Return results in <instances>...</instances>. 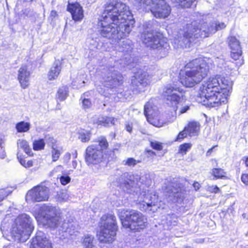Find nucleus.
Segmentation results:
<instances>
[{"label":"nucleus","mask_w":248,"mask_h":248,"mask_svg":"<svg viewBox=\"0 0 248 248\" xmlns=\"http://www.w3.org/2000/svg\"><path fill=\"white\" fill-rule=\"evenodd\" d=\"M128 7L118 0H110L98 23L101 37L116 42L127 36L134 23Z\"/></svg>","instance_id":"nucleus-1"},{"label":"nucleus","mask_w":248,"mask_h":248,"mask_svg":"<svg viewBox=\"0 0 248 248\" xmlns=\"http://www.w3.org/2000/svg\"><path fill=\"white\" fill-rule=\"evenodd\" d=\"M232 83L228 78H210L201 86L200 96L204 105L216 107L227 102Z\"/></svg>","instance_id":"nucleus-2"},{"label":"nucleus","mask_w":248,"mask_h":248,"mask_svg":"<svg viewBox=\"0 0 248 248\" xmlns=\"http://www.w3.org/2000/svg\"><path fill=\"white\" fill-rule=\"evenodd\" d=\"M15 241H25L28 239L33 230L30 217L23 214L13 220L11 216L7 215L1 224L0 230L2 233L9 232Z\"/></svg>","instance_id":"nucleus-3"},{"label":"nucleus","mask_w":248,"mask_h":248,"mask_svg":"<svg viewBox=\"0 0 248 248\" xmlns=\"http://www.w3.org/2000/svg\"><path fill=\"white\" fill-rule=\"evenodd\" d=\"M209 69L205 60L201 58L194 59L187 63L180 73V81L186 87H192L207 76Z\"/></svg>","instance_id":"nucleus-4"},{"label":"nucleus","mask_w":248,"mask_h":248,"mask_svg":"<svg viewBox=\"0 0 248 248\" xmlns=\"http://www.w3.org/2000/svg\"><path fill=\"white\" fill-rule=\"evenodd\" d=\"M225 27L226 25L224 23H212L210 26L207 23H203L199 29L198 28L197 23L193 22L187 25L186 31H185L183 36H178L177 39L181 46L186 47L187 46H189L194 39L208 37L209 33H215L217 30Z\"/></svg>","instance_id":"nucleus-5"},{"label":"nucleus","mask_w":248,"mask_h":248,"mask_svg":"<svg viewBox=\"0 0 248 248\" xmlns=\"http://www.w3.org/2000/svg\"><path fill=\"white\" fill-rule=\"evenodd\" d=\"M59 209L46 204H43L40 209V213L35 217L44 226L52 229L57 228L61 223L62 218Z\"/></svg>","instance_id":"nucleus-6"},{"label":"nucleus","mask_w":248,"mask_h":248,"mask_svg":"<svg viewBox=\"0 0 248 248\" xmlns=\"http://www.w3.org/2000/svg\"><path fill=\"white\" fill-rule=\"evenodd\" d=\"M125 216L121 215L120 219L124 228L130 230L139 232L144 229L147 225V220L142 213L135 210L127 211L124 209Z\"/></svg>","instance_id":"nucleus-7"},{"label":"nucleus","mask_w":248,"mask_h":248,"mask_svg":"<svg viewBox=\"0 0 248 248\" xmlns=\"http://www.w3.org/2000/svg\"><path fill=\"white\" fill-rule=\"evenodd\" d=\"M104 221L103 225L99 236V239L104 243H111L114 241L116 235L117 226L116 217L112 215H104L101 218Z\"/></svg>","instance_id":"nucleus-8"},{"label":"nucleus","mask_w":248,"mask_h":248,"mask_svg":"<svg viewBox=\"0 0 248 248\" xmlns=\"http://www.w3.org/2000/svg\"><path fill=\"white\" fill-rule=\"evenodd\" d=\"M141 39L148 47L158 49L161 52L165 53L169 49L170 46L167 39L160 34H154L153 32L146 30L142 33Z\"/></svg>","instance_id":"nucleus-9"},{"label":"nucleus","mask_w":248,"mask_h":248,"mask_svg":"<svg viewBox=\"0 0 248 248\" xmlns=\"http://www.w3.org/2000/svg\"><path fill=\"white\" fill-rule=\"evenodd\" d=\"M136 0L139 3L141 8H145L147 6L153 5L154 6L152 7L151 11L156 18H165L168 17L170 13V7L164 0Z\"/></svg>","instance_id":"nucleus-10"},{"label":"nucleus","mask_w":248,"mask_h":248,"mask_svg":"<svg viewBox=\"0 0 248 248\" xmlns=\"http://www.w3.org/2000/svg\"><path fill=\"white\" fill-rule=\"evenodd\" d=\"M144 113L148 122L156 127H162L166 123L156 107L153 106L150 102L145 105Z\"/></svg>","instance_id":"nucleus-11"},{"label":"nucleus","mask_w":248,"mask_h":248,"mask_svg":"<svg viewBox=\"0 0 248 248\" xmlns=\"http://www.w3.org/2000/svg\"><path fill=\"white\" fill-rule=\"evenodd\" d=\"M49 196L48 188L43 186H37L29 190L26 196L28 202H35L46 201Z\"/></svg>","instance_id":"nucleus-12"},{"label":"nucleus","mask_w":248,"mask_h":248,"mask_svg":"<svg viewBox=\"0 0 248 248\" xmlns=\"http://www.w3.org/2000/svg\"><path fill=\"white\" fill-rule=\"evenodd\" d=\"M138 201L145 210L154 212L157 209L158 196L155 191L143 192L139 196Z\"/></svg>","instance_id":"nucleus-13"},{"label":"nucleus","mask_w":248,"mask_h":248,"mask_svg":"<svg viewBox=\"0 0 248 248\" xmlns=\"http://www.w3.org/2000/svg\"><path fill=\"white\" fill-rule=\"evenodd\" d=\"M163 95L167 100V103L171 105L176 112L177 104L183 98L184 93L179 88L170 86L166 87L163 92Z\"/></svg>","instance_id":"nucleus-14"},{"label":"nucleus","mask_w":248,"mask_h":248,"mask_svg":"<svg viewBox=\"0 0 248 248\" xmlns=\"http://www.w3.org/2000/svg\"><path fill=\"white\" fill-rule=\"evenodd\" d=\"M151 82V76L144 71H139L131 78L133 90L137 93L142 92L144 87Z\"/></svg>","instance_id":"nucleus-15"},{"label":"nucleus","mask_w":248,"mask_h":248,"mask_svg":"<svg viewBox=\"0 0 248 248\" xmlns=\"http://www.w3.org/2000/svg\"><path fill=\"white\" fill-rule=\"evenodd\" d=\"M141 180L140 176L138 175H130L128 173H124L119 178V181L122 187L127 190H130L134 192H138L137 183Z\"/></svg>","instance_id":"nucleus-16"},{"label":"nucleus","mask_w":248,"mask_h":248,"mask_svg":"<svg viewBox=\"0 0 248 248\" xmlns=\"http://www.w3.org/2000/svg\"><path fill=\"white\" fill-rule=\"evenodd\" d=\"M103 152L96 144L89 146L86 150L85 160L88 164H96L101 161Z\"/></svg>","instance_id":"nucleus-17"},{"label":"nucleus","mask_w":248,"mask_h":248,"mask_svg":"<svg viewBox=\"0 0 248 248\" xmlns=\"http://www.w3.org/2000/svg\"><path fill=\"white\" fill-rule=\"evenodd\" d=\"M31 248H52L51 243L47 238L46 235L42 232H37L32 239Z\"/></svg>","instance_id":"nucleus-18"},{"label":"nucleus","mask_w":248,"mask_h":248,"mask_svg":"<svg viewBox=\"0 0 248 248\" xmlns=\"http://www.w3.org/2000/svg\"><path fill=\"white\" fill-rule=\"evenodd\" d=\"M228 40V45L231 49V57L234 60L239 59L242 54L239 41L233 36L229 37Z\"/></svg>","instance_id":"nucleus-19"},{"label":"nucleus","mask_w":248,"mask_h":248,"mask_svg":"<svg viewBox=\"0 0 248 248\" xmlns=\"http://www.w3.org/2000/svg\"><path fill=\"white\" fill-rule=\"evenodd\" d=\"M67 9L71 13L73 19L75 21H80L83 19V10L78 3H68Z\"/></svg>","instance_id":"nucleus-20"},{"label":"nucleus","mask_w":248,"mask_h":248,"mask_svg":"<svg viewBox=\"0 0 248 248\" xmlns=\"http://www.w3.org/2000/svg\"><path fill=\"white\" fill-rule=\"evenodd\" d=\"M30 73L26 66H21L18 70V79L23 89L27 88L30 84Z\"/></svg>","instance_id":"nucleus-21"},{"label":"nucleus","mask_w":248,"mask_h":248,"mask_svg":"<svg viewBox=\"0 0 248 248\" xmlns=\"http://www.w3.org/2000/svg\"><path fill=\"white\" fill-rule=\"evenodd\" d=\"M62 61V60L55 61L48 73L47 76L49 80H54L58 78L61 71Z\"/></svg>","instance_id":"nucleus-22"},{"label":"nucleus","mask_w":248,"mask_h":248,"mask_svg":"<svg viewBox=\"0 0 248 248\" xmlns=\"http://www.w3.org/2000/svg\"><path fill=\"white\" fill-rule=\"evenodd\" d=\"M61 228L60 230L62 232L72 235L76 232H78V225L75 222H65L62 224Z\"/></svg>","instance_id":"nucleus-23"},{"label":"nucleus","mask_w":248,"mask_h":248,"mask_svg":"<svg viewBox=\"0 0 248 248\" xmlns=\"http://www.w3.org/2000/svg\"><path fill=\"white\" fill-rule=\"evenodd\" d=\"M122 81V77L120 74L117 72H114L111 73V76H108L107 81L110 82V86L114 87L119 85Z\"/></svg>","instance_id":"nucleus-24"},{"label":"nucleus","mask_w":248,"mask_h":248,"mask_svg":"<svg viewBox=\"0 0 248 248\" xmlns=\"http://www.w3.org/2000/svg\"><path fill=\"white\" fill-rule=\"evenodd\" d=\"M200 130V124L197 122H189L188 125L185 127V131L190 136H195L198 134Z\"/></svg>","instance_id":"nucleus-25"},{"label":"nucleus","mask_w":248,"mask_h":248,"mask_svg":"<svg viewBox=\"0 0 248 248\" xmlns=\"http://www.w3.org/2000/svg\"><path fill=\"white\" fill-rule=\"evenodd\" d=\"M62 153V148L57 145H53L51 148V156L52 162L58 161Z\"/></svg>","instance_id":"nucleus-26"},{"label":"nucleus","mask_w":248,"mask_h":248,"mask_svg":"<svg viewBox=\"0 0 248 248\" xmlns=\"http://www.w3.org/2000/svg\"><path fill=\"white\" fill-rule=\"evenodd\" d=\"M94 238L93 235L85 234L81 239V244L86 248H93L94 246Z\"/></svg>","instance_id":"nucleus-27"},{"label":"nucleus","mask_w":248,"mask_h":248,"mask_svg":"<svg viewBox=\"0 0 248 248\" xmlns=\"http://www.w3.org/2000/svg\"><path fill=\"white\" fill-rule=\"evenodd\" d=\"M18 147V152L19 153L20 150L22 149L27 155H31V150L30 148L28 142L24 140H18L17 142Z\"/></svg>","instance_id":"nucleus-28"},{"label":"nucleus","mask_w":248,"mask_h":248,"mask_svg":"<svg viewBox=\"0 0 248 248\" xmlns=\"http://www.w3.org/2000/svg\"><path fill=\"white\" fill-rule=\"evenodd\" d=\"M68 94V88L67 86L60 87L57 93L56 98L60 101L64 100Z\"/></svg>","instance_id":"nucleus-29"},{"label":"nucleus","mask_w":248,"mask_h":248,"mask_svg":"<svg viewBox=\"0 0 248 248\" xmlns=\"http://www.w3.org/2000/svg\"><path fill=\"white\" fill-rule=\"evenodd\" d=\"M115 119L113 117H102L99 118L97 124L98 125H102L105 126H109L114 124Z\"/></svg>","instance_id":"nucleus-30"},{"label":"nucleus","mask_w":248,"mask_h":248,"mask_svg":"<svg viewBox=\"0 0 248 248\" xmlns=\"http://www.w3.org/2000/svg\"><path fill=\"white\" fill-rule=\"evenodd\" d=\"M31 128L30 123L24 121L20 122L16 124V128L18 132L23 133L28 132Z\"/></svg>","instance_id":"nucleus-31"},{"label":"nucleus","mask_w":248,"mask_h":248,"mask_svg":"<svg viewBox=\"0 0 248 248\" xmlns=\"http://www.w3.org/2000/svg\"><path fill=\"white\" fill-rule=\"evenodd\" d=\"M95 144H97V146L99 147V149L101 150L102 152L103 150H106L108 146V143L106 138L104 136L98 137Z\"/></svg>","instance_id":"nucleus-32"},{"label":"nucleus","mask_w":248,"mask_h":248,"mask_svg":"<svg viewBox=\"0 0 248 248\" xmlns=\"http://www.w3.org/2000/svg\"><path fill=\"white\" fill-rule=\"evenodd\" d=\"M212 174L216 179H223L226 178V172L221 168H214L212 170Z\"/></svg>","instance_id":"nucleus-33"},{"label":"nucleus","mask_w":248,"mask_h":248,"mask_svg":"<svg viewBox=\"0 0 248 248\" xmlns=\"http://www.w3.org/2000/svg\"><path fill=\"white\" fill-rule=\"evenodd\" d=\"M141 162L140 160H136L133 157H128L122 162V164L124 166H127L129 167H134L137 164Z\"/></svg>","instance_id":"nucleus-34"},{"label":"nucleus","mask_w":248,"mask_h":248,"mask_svg":"<svg viewBox=\"0 0 248 248\" xmlns=\"http://www.w3.org/2000/svg\"><path fill=\"white\" fill-rule=\"evenodd\" d=\"M91 134L89 131H81L78 133V139L83 142H88L91 139Z\"/></svg>","instance_id":"nucleus-35"},{"label":"nucleus","mask_w":248,"mask_h":248,"mask_svg":"<svg viewBox=\"0 0 248 248\" xmlns=\"http://www.w3.org/2000/svg\"><path fill=\"white\" fill-rule=\"evenodd\" d=\"M180 6L184 8L190 7L196 0H174Z\"/></svg>","instance_id":"nucleus-36"},{"label":"nucleus","mask_w":248,"mask_h":248,"mask_svg":"<svg viewBox=\"0 0 248 248\" xmlns=\"http://www.w3.org/2000/svg\"><path fill=\"white\" fill-rule=\"evenodd\" d=\"M45 142L43 139L35 140L33 143V148L34 150H41L44 148Z\"/></svg>","instance_id":"nucleus-37"},{"label":"nucleus","mask_w":248,"mask_h":248,"mask_svg":"<svg viewBox=\"0 0 248 248\" xmlns=\"http://www.w3.org/2000/svg\"><path fill=\"white\" fill-rule=\"evenodd\" d=\"M17 156L20 163L24 167L30 168L33 166L32 161L29 160L28 161H26V160L25 159L21 158V156L20 155L19 152H17Z\"/></svg>","instance_id":"nucleus-38"},{"label":"nucleus","mask_w":248,"mask_h":248,"mask_svg":"<svg viewBox=\"0 0 248 248\" xmlns=\"http://www.w3.org/2000/svg\"><path fill=\"white\" fill-rule=\"evenodd\" d=\"M57 178L60 179V183L63 186L67 185L71 181L70 177L67 175H61L60 177L58 176Z\"/></svg>","instance_id":"nucleus-39"},{"label":"nucleus","mask_w":248,"mask_h":248,"mask_svg":"<svg viewBox=\"0 0 248 248\" xmlns=\"http://www.w3.org/2000/svg\"><path fill=\"white\" fill-rule=\"evenodd\" d=\"M172 187H173V186H168L166 188V192L169 194V196L178 197L179 196V194L177 191H176V189H173Z\"/></svg>","instance_id":"nucleus-40"},{"label":"nucleus","mask_w":248,"mask_h":248,"mask_svg":"<svg viewBox=\"0 0 248 248\" xmlns=\"http://www.w3.org/2000/svg\"><path fill=\"white\" fill-rule=\"evenodd\" d=\"M69 200V196L67 192L63 191L59 194L58 200L61 202H67Z\"/></svg>","instance_id":"nucleus-41"},{"label":"nucleus","mask_w":248,"mask_h":248,"mask_svg":"<svg viewBox=\"0 0 248 248\" xmlns=\"http://www.w3.org/2000/svg\"><path fill=\"white\" fill-rule=\"evenodd\" d=\"M12 192V190L9 188L0 189V202L2 201L5 197Z\"/></svg>","instance_id":"nucleus-42"},{"label":"nucleus","mask_w":248,"mask_h":248,"mask_svg":"<svg viewBox=\"0 0 248 248\" xmlns=\"http://www.w3.org/2000/svg\"><path fill=\"white\" fill-rule=\"evenodd\" d=\"M191 147L190 143H184L180 146V152L183 154H186V152Z\"/></svg>","instance_id":"nucleus-43"},{"label":"nucleus","mask_w":248,"mask_h":248,"mask_svg":"<svg viewBox=\"0 0 248 248\" xmlns=\"http://www.w3.org/2000/svg\"><path fill=\"white\" fill-rule=\"evenodd\" d=\"M188 135L187 132L186 131H185V128L184 130L181 132L179 133L178 134L177 138V140H180L183 139H184L186 137V136Z\"/></svg>","instance_id":"nucleus-44"},{"label":"nucleus","mask_w":248,"mask_h":248,"mask_svg":"<svg viewBox=\"0 0 248 248\" xmlns=\"http://www.w3.org/2000/svg\"><path fill=\"white\" fill-rule=\"evenodd\" d=\"M207 189L211 192L215 193L218 192L219 191V188L217 186H208Z\"/></svg>","instance_id":"nucleus-45"},{"label":"nucleus","mask_w":248,"mask_h":248,"mask_svg":"<svg viewBox=\"0 0 248 248\" xmlns=\"http://www.w3.org/2000/svg\"><path fill=\"white\" fill-rule=\"evenodd\" d=\"M82 106L84 108H88L92 106L91 102L88 99H84L82 100Z\"/></svg>","instance_id":"nucleus-46"},{"label":"nucleus","mask_w":248,"mask_h":248,"mask_svg":"<svg viewBox=\"0 0 248 248\" xmlns=\"http://www.w3.org/2000/svg\"><path fill=\"white\" fill-rule=\"evenodd\" d=\"M23 14L28 17H31L33 16L37 15H38L36 13H34L32 10L30 9H25L24 11Z\"/></svg>","instance_id":"nucleus-47"},{"label":"nucleus","mask_w":248,"mask_h":248,"mask_svg":"<svg viewBox=\"0 0 248 248\" xmlns=\"http://www.w3.org/2000/svg\"><path fill=\"white\" fill-rule=\"evenodd\" d=\"M151 146L153 148L157 150H161L162 149V145L158 142H151Z\"/></svg>","instance_id":"nucleus-48"},{"label":"nucleus","mask_w":248,"mask_h":248,"mask_svg":"<svg viewBox=\"0 0 248 248\" xmlns=\"http://www.w3.org/2000/svg\"><path fill=\"white\" fill-rule=\"evenodd\" d=\"M56 141L53 138L49 137L46 140V143L51 148H52L53 145H56Z\"/></svg>","instance_id":"nucleus-49"},{"label":"nucleus","mask_w":248,"mask_h":248,"mask_svg":"<svg viewBox=\"0 0 248 248\" xmlns=\"http://www.w3.org/2000/svg\"><path fill=\"white\" fill-rule=\"evenodd\" d=\"M241 179L244 184L246 186H248V174H242Z\"/></svg>","instance_id":"nucleus-50"},{"label":"nucleus","mask_w":248,"mask_h":248,"mask_svg":"<svg viewBox=\"0 0 248 248\" xmlns=\"http://www.w3.org/2000/svg\"><path fill=\"white\" fill-rule=\"evenodd\" d=\"M63 168L62 165H58L53 170H52V173H55L57 172L62 171L63 170Z\"/></svg>","instance_id":"nucleus-51"},{"label":"nucleus","mask_w":248,"mask_h":248,"mask_svg":"<svg viewBox=\"0 0 248 248\" xmlns=\"http://www.w3.org/2000/svg\"><path fill=\"white\" fill-rule=\"evenodd\" d=\"M6 156L5 150L3 148H0V159L4 158Z\"/></svg>","instance_id":"nucleus-52"},{"label":"nucleus","mask_w":248,"mask_h":248,"mask_svg":"<svg viewBox=\"0 0 248 248\" xmlns=\"http://www.w3.org/2000/svg\"><path fill=\"white\" fill-rule=\"evenodd\" d=\"M189 107L188 106H185L183 107L180 111V114H182L186 112L187 110H188Z\"/></svg>","instance_id":"nucleus-53"},{"label":"nucleus","mask_w":248,"mask_h":248,"mask_svg":"<svg viewBox=\"0 0 248 248\" xmlns=\"http://www.w3.org/2000/svg\"><path fill=\"white\" fill-rule=\"evenodd\" d=\"M121 46L123 48H125L127 50H130L131 49V46L129 44H127V43H124V42H123V44L121 45Z\"/></svg>","instance_id":"nucleus-54"},{"label":"nucleus","mask_w":248,"mask_h":248,"mask_svg":"<svg viewBox=\"0 0 248 248\" xmlns=\"http://www.w3.org/2000/svg\"><path fill=\"white\" fill-rule=\"evenodd\" d=\"M193 186L196 190H197L200 188V185L197 182H194Z\"/></svg>","instance_id":"nucleus-55"},{"label":"nucleus","mask_w":248,"mask_h":248,"mask_svg":"<svg viewBox=\"0 0 248 248\" xmlns=\"http://www.w3.org/2000/svg\"><path fill=\"white\" fill-rule=\"evenodd\" d=\"M71 157V154L69 153H67L64 155V158L66 160L67 162L69 161Z\"/></svg>","instance_id":"nucleus-56"},{"label":"nucleus","mask_w":248,"mask_h":248,"mask_svg":"<svg viewBox=\"0 0 248 248\" xmlns=\"http://www.w3.org/2000/svg\"><path fill=\"white\" fill-rule=\"evenodd\" d=\"M126 129L127 131L131 132L132 130V127L130 124H128L126 126Z\"/></svg>","instance_id":"nucleus-57"},{"label":"nucleus","mask_w":248,"mask_h":248,"mask_svg":"<svg viewBox=\"0 0 248 248\" xmlns=\"http://www.w3.org/2000/svg\"><path fill=\"white\" fill-rule=\"evenodd\" d=\"M78 163L76 160H73L72 162V166L74 169H76Z\"/></svg>","instance_id":"nucleus-58"},{"label":"nucleus","mask_w":248,"mask_h":248,"mask_svg":"<svg viewBox=\"0 0 248 248\" xmlns=\"http://www.w3.org/2000/svg\"><path fill=\"white\" fill-rule=\"evenodd\" d=\"M243 160L245 161L246 166L248 167V157H244Z\"/></svg>","instance_id":"nucleus-59"},{"label":"nucleus","mask_w":248,"mask_h":248,"mask_svg":"<svg viewBox=\"0 0 248 248\" xmlns=\"http://www.w3.org/2000/svg\"><path fill=\"white\" fill-rule=\"evenodd\" d=\"M109 136L110 137H111L112 139H114L115 137V134L112 132V133H110Z\"/></svg>","instance_id":"nucleus-60"},{"label":"nucleus","mask_w":248,"mask_h":248,"mask_svg":"<svg viewBox=\"0 0 248 248\" xmlns=\"http://www.w3.org/2000/svg\"><path fill=\"white\" fill-rule=\"evenodd\" d=\"M120 147V144H117L116 145V147L113 149V150H118L119 148Z\"/></svg>","instance_id":"nucleus-61"},{"label":"nucleus","mask_w":248,"mask_h":248,"mask_svg":"<svg viewBox=\"0 0 248 248\" xmlns=\"http://www.w3.org/2000/svg\"><path fill=\"white\" fill-rule=\"evenodd\" d=\"M3 143V140L0 137V148H3L1 145Z\"/></svg>","instance_id":"nucleus-62"},{"label":"nucleus","mask_w":248,"mask_h":248,"mask_svg":"<svg viewBox=\"0 0 248 248\" xmlns=\"http://www.w3.org/2000/svg\"><path fill=\"white\" fill-rule=\"evenodd\" d=\"M148 152L150 154V155H155V153H154V152L153 151H148Z\"/></svg>","instance_id":"nucleus-63"},{"label":"nucleus","mask_w":248,"mask_h":248,"mask_svg":"<svg viewBox=\"0 0 248 248\" xmlns=\"http://www.w3.org/2000/svg\"><path fill=\"white\" fill-rule=\"evenodd\" d=\"M213 149V147L209 149V150L207 151V154H209V153H211Z\"/></svg>","instance_id":"nucleus-64"}]
</instances>
